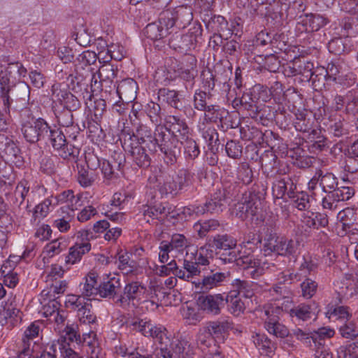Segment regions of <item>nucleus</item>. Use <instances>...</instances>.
<instances>
[{
    "mask_svg": "<svg viewBox=\"0 0 358 358\" xmlns=\"http://www.w3.org/2000/svg\"><path fill=\"white\" fill-rule=\"evenodd\" d=\"M230 329H232V323L224 320L208 322L199 331L196 344L203 352V358H224L220 347L216 343V339L222 338L223 334Z\"/></svg>",
    "mask_w": 358,
    "mask_h": 358,
    "instance_id": "nucleus-1",
    "label": "nucleus"
},
{
    "mask_svg": "<svg viewBox=\"0 0 358 358\" xmlns=\"http://www.w3.org/2000/svg\"><path fill=\"white\" fill-rule=\"evenodd\" d=\"M130 120L133 126L135 127V130L132 131V134H127V136L129 140L136 141L138 145L145 144V146L141 147L145 155L144 157L155 155L157 153L158 150L167 157H176V154L170 152L169 150L165 147V144L159 145L152 139V130L150 127L140 122H135V120L132 119L131 115H130ZM125 137H127V135H125Z\"/></svg>",
    "mask_w": 358,
    "mask_h": 358,
    "instance_id": "nucleus-2",
    "label": "nucleus"
},
{
    "mask_svg": "<svg viewBox=\"0 0 358 358\" xmlns=\"http://www.w3.org/2000/svg\"><path fill=\"white\" fill-rule=\"evenodd\" d=\"M216 258L223 264H231L236 262L238 266H243V269H248L249 274L253 279H257L265 271L266 262H262L259 259L250 256L238 257V252L236 249L221 250L215 251Z\"/></svg>",
    "mask_w": 358,
    "mask_h": 358,
    "instance_id": "nucleus-3",
    "label": "nucleus"
},
{
    "mask_svg": "<svg viewBox=\"0 0 358 358\" xmlns=\"http://www.w3.org/2000/svg\"><path fill=\"white\" fill-rule=\"evenodd\" d=\"M204 248L201 247L194 252H186L187 257L183 261L182 268L176 272V277L183 280L190 282L195 276L200 275L201 272L208 266L210 261L203 254Z\"/></svg>",
    "mask_w": 358,
    "mask_h": 358,
    "instance_id": "nucleus-4",
    "label": "nucleus"
},
{
    "mask_svg": "<svg viewBox=\"0 0 358 358\" xmlns=\"http://www.w3.org/2000/svg\"><path fill=\"white\" fill-rule=\"evenodd\" d=\"M15 80L13 84L3 87L0 93L1 101L4 106L6 113L10 112L12 103L14 106L18 105L25 106L29 104L30 97V87L23 81Z\"/></svg>",
    "mask_w": 358,
    "mask_h": 358,
    "instance_id": "nucleus-5",
    "label": "nucleus"
},
{
    "mask_svg": "<svg viewBox=\"0 0 358 358\" xmlns=\"http://www.w3.org/2000/svg\"><path fill=\"white\" fill-rule=\"evenodd\" d=\"M282 73L287 77L301 76L303 82H312L314 87H317V81H320L319 76L315 73L314 64L304 57H294L286 64H283Z\"/></svg>",
    "mask_w": 358,
    "mask_h": 358,
    "instance_id": "nucleus-6",
    "label": "nucleus"
},
{
    "mask_svg": "<svg viewBox=\"0 0 358 358\" xmlns=\"http://www.w3.org/2000/svg\"><path fill=\"white\" fill-rule=\"evenodd\" d=\"M202 27L199 23H194L186 34L176 32L169 40L171 48L179 53H187L195 49L199 39L202 36Z\"/></svg>",
    "mask_w": 358,
    "mask_h": 358,
    "instance_id": "nucleus-7",
    "label": "nucleus"
},
{
    "mask_svg": "<svg viewBox=\"0 0 358 358\" xmlns=\"http://www.w3.org/2000/svg\"><path fill=\"white\" fill-rule=\"evenodd\" d=\"M262 211L260 198L255 193L249 192L243 194L242 199L234 205L233 213L241 220L248 218L252 220Z\"/></svg>",
    "mask_w": 358,
    "mask_h": 358,
    "instance_id": "nucleus-8",
    "label": "nucleus"
},
{
    "mask_svg": "<svg viewBox=\"0 0 358 358\" xmlns=\"http://www.w3.org/2000/svg\"><path fill=\"white\" fill-rule=\"evenodd\" d=\"M133 330L141 333L144 336L151 337L160 344L169 341L166 336V329L162 325H156L151 320L146 319H137L130 323Z\"/></svg>",
    "mask_w": 358,
    "mask_h": 358,
    "instance_id": "nucleus-9",
    "label": "nucleus"
},
{
    "mask_svg": "<svg viewBox=\"0 0 358 358\" xmlns=\"http://www.w3.org/2000/svg\"><path fill=\"white\" fill-rule=\"evenodd\" d=\"M24 138L29 143H36L41 141H47L50 126L41 117L33 120L31 122L21 127Z\"/></svg>",
    "mask_w": 358,
    "mask_h": 358,
    "instance_id": "nucleus-10",
    "label": "nucleus"
},
{
    "mask_svg": "<svg viewBox=\"0 0 358 358\" xmlns=\"http://www.w3.org/2000/svg\"><path fill=\"white\" fill-rule=\"evenodd\" d=\"M78 182L84 187H90L95 180L94 171L100 167L99 158H76Z\"/></svg>",
    "mask_w": 358,
    "mask_h": 358,
    "instance_id": "nucleus-11",
    "label": "nucleus"
},
{
    "mask_svg": "<svg viewBox=\"0 0 358 358\" xmlns=\"http://www.w3.org/2000/svg\"><path fill=\"white\" fill-rule=\"evenodd\" d=\"M162 13L171 29L174 26L178 29H183L193 20L192 8L188 6H178L173 10H167Z\"/></svg>",
    "mask_w": 358,
    "mask_h": 358,
    "instance_id": "nucleus-12",
    "label": "nucleus"
},
{
    "mask_svg": "<svg viewBox=\"0 0 358 358\" xmlns=\"http://www.w3.org/2000/svg\"><path fill=\"white\" fill-rule=\"evenodd\" d=\"M224 294H201L196 299L199 310L211 315H218L224 306Z\"/></svg>",
    "mask_w": 358,
    "mask_h": 358,
    "instance_id": "nucleus-13",
    "label": "nucleus"
},
{
    "mask_svg": "<svg viewBox=\"0 0 358 358\" xmlns=\"http://www.w3.org/2000/svg\"><path fill=\"white\" fill-rule=\"evenodd\" d=\"M165 129L181 143L187 140L190 134V129L185 119L176 115H168L164 121Z\"/></svg>",
    "mask_w": 358,
    "mask_h": 358,
    "instance_id": "nucleus-14",
    "label": "nucleus"
},
{
    "mask_svg": "<svg viewBox=\"0 0 358 358\" xmlns=\"http://www.w3.org/2000/svg\"><path fill=\"white\" fill-rule=\"evenodd\" d=\"M47 141H50L55 150L62 151L59 153L60 157H78L79 150L76 148H69L66 143V137L64 131L59 129H52L50 128V133H49Z\"/></svg>",
    "mask_w": 358,
    "mask_h": 358,
    "instance_id": "nucleus-15",
    "label": "nucleus"
},
{
    "mask_svg": "<svg viewBox=\"0 0 358 358\" xmlns=\"http://www.w3.org/2000/svg\"><path fill=\"white\" fill-rule=\"evenodd\" d=\"M230 276V272H215L210 271V273L203 275V278L198 282H192L195 284V287L198 292L205 293L209 292L213 288L222 285V283Z\"/></svg>",
    "mask_w": 358,
    "mask_h": 358,
    "instance_id": "nucleus-16",
    "label": "nucleus"
},
{
    "mask_svg": "<svg viewBox=\"0 0 358 358\" xmlns=\"http://www.w3.org/2000/svg\"><path fill=\"white\" fill-rule=\"evenodd\" d=\"M78 234L83 240L85 239L86 241L80 243H76L70 248L69 255L66 257L65 259L67 264H76L77 262L80 261L84 254L88 252L91 249V245L88 241L93 238L92 233L87 230H83L80 231Z\"/></svg>",
    "mask_w": 358,
    "mask_h": 358,
    "instance_id": "nucleus-17",
    "label": "nucleus"
},
{
    "mask_svg": "<svg viewBox=\"0 0 358 358\" xmlns=\"http://www.w3.org/2000/svg\"><path fill=\"white\" fill-rule=\"evenodd\" d=\"M329 22V20L320 14H306L298 18L297 28L307 33L318 31Z\"/></svg>",
    "mask_w": 358,
    "mask_h": 358,
    "instance_id": "nucleus-18",
    "label": "nucleus"
},
{
    "mask_svg": "<svg viewBox=\"0 0 358 358\" xmlns=\"http://www.w3.org/2000/svg\"><path fill=\"white\" fill-rule=\"evenodd\" d=\"M328 132L336 138H348L352 124L340 115H332L326 124Z\"/></svg>",
    "mask_w": 358,
    "mask_h": 358,
    "instance_id": "nucleus-19",
    "label": "nucleus"
},
{
    "mask_svg": "<svg viewBox=\"0 0 358 358\" xmlns=\"http://www.w3.org/2000/svg\"><path fill=\"white\" fill-rule=\"evenodd\" d=\"M159 175H153L149 177L150 184H154L153 187H158L162 194H177L179 192V187L173 177L165 176L161 171Z\"/></svg>",
    "mask_w": 358,
    "mask_h": 358,
    "instance_id": "nucleus-20",
    "label": "nucleus"
},
{
    "mask_svg": "<svg viewBox=\"0 0 358 358\" xmlns=\"http://www.w3.org/2000/svg\"><path fill=\"white\" fill-rule=\"evenodd\" d=\"M169 27V25L162 13L158 21L150 23L145 27L144 34L152 41L160 40L171 33V27Z\"/></svg>",
    "mask_w": 358,
    "mask_h": 358,
    "instance_id": "nucleus-21",
    "label": "nucleus"
},
{
    "mask_svg": "<svg viewBox=\"0 0 358 358\" xmlns=\"http://www.w3.org/2000/svg\"><path fill=\"white\" fill-rule=\"evenodd\" d=\"M288 8L286 3L281 0H273L272 2L266 4L264 11L260 10L261 15L266 19L267 23L271 24H279L281 22L283 15V10Z\"/></svg>",
    "mask_w": 358,
    "mask_h": 358,
    "instance_id": "nucleus-22",
    "label": "nucleus"
},
{
    "mask_svg": "<svg viewBox=\"0 0 358 358\" xmlns=\"http://www.w3.org/2000/svg\"><path fill=\"white\" fill-rule=\"evenodd\" d=\"M226 201L218 189L207 199L203 205L197 206V214L203 215L206 213H219L225 208Z\"/></svg>",
    "mask_w": 358,
    "mask_h": 358,
    "instance_id": "nucleus-23",
    "label": "nucleus"
},
{
    "mask_svg": "<svg viewBox=\"0 0 358 358\" xmlns=\"http://www.w3.org/2000/svg\"><path fill=\"white\" fill-rule=\"evenodd\" d=\"M137 83L132 78L122 80L117 86L116 96L123 102L131 103L136 98Z\"/></svg>",
    "mask_w": 358,
    "mask_h": 358,
    "instance_id": "nucleus-24",
    "label": "nucleus"
},
{
    "mask_svg": "<svg viewBox=\"0 0 358 358\" xmlns=\"http://www.w3.org/2000/svg\"><path fill=\"white\" fill-rule=\"evenodd\" d=\"M284 303H268L263 306L261 313L262 318L264 322V327L277 322L280 320L284 308Z\"/></svg>",
    "mask_w": 358,
    "mask_h": 358,
    "instance_id": "nucleus-25",
    "label": "nucleus"
},
{
    "mask_svg": "<svg viewBox=\"0 0 358 358\" xmlns=\"http://www.w3.org/2000/svg\"><path fill=\"white\" fill-rule=\"evenodd\" d=\"M143 288V287L141 286L138 282H131L127 284L124 288L123 294L117 297L115 303L123 307L128 306L131 301L139 297Z\"/></svg>",
    "mask_w": 358,
    "mask_h": 358,
    "instance_id": "nucleus-26",
    "label": "nucleus"
},
{
    "mask_svg": "<svg viewBox=\"0 0 358 358\" xmlns=\"http://www.w3.org/2000/svg\"><path fill=\"white\" fill-rule=\"evenodd\" d=\"M53 95L57 98L61 107L72 112L78 110L81 103L79 99L71 92L66 90H53Z\"/></svg>",
    "mask_w": 358,
    "mask_h": 358,
    "instance_id": "nucleus-27",
    "label": "nucleus"
},
{
    "mask_svg": "<svg viewBox=\"0 0 358 358\" xmlns=\"http://www.w3.org/2000/svg\"><path fill=\"white\" fill-rule=\"evenodd\" d=\"M99 275L94 272H90L84 278V282L79 285L80 294L85 297H95L99 294Z\"/></svg>",
    "mask_w": 358,
    "mask_h": 358,
    "instance_id": "nucleus-28",
    "label": "nucleus"
},
{
    "mask_svg": "<svg viewBox=\"0 0 358 358\" xmlns=\"http://www.w3.org/2000/svg\"><path fill=\"white\" fill-rule=\"evenodd\" d=\"M98 295L102 298H117V294L121 291V283L117 278H112L107 281L99 284Z\"/></svg>",
    "mask_w": 358,
    "mask_h": 358,
    "instance_id": "nucleus-29",
    "label": "nucleus"
},
{
    "mask_svg": "<svg viewBox=\"0 0 358 358\" xmlns=\"http://www.w3.org/2000/svg\"><path fill=\"white\" fill-rule=\"evenodd\" d=\"M224 305L228 304V311L235 317L240 316L245 310V303L241 296H238V292L234 291H229L225 296H224Z\"/></svg>",
    "mask_w": 358,
    "mask_h": 358,
    "instance_id": "nucleus-30",
    "label": "nucleus"
},
{
    "mask_svg": "<svg viewBox=\"0 0 358 358\" xmlns=\"http://www.w3.org/2000/svg\"><path fill=\"white\" fill-rule=\"evenodd\" d=\"M52 199L57 200V198ZM57 201L64 204L60 208L62 213L70 211L71 210L75 211L77 210L78 207L80 206V195L78 194L75 196L72 190H67L63 192L58 196Z\"/></svg>",
    "mask_w": 358,
    "mask_h": 358,
    "instance_id": "nucleus-31",
    "label": "nucleus"
},
{
    "mask_svg": "<svg viewBox=\"0 0 358 358\" xmlns=\"http://www.w3.org/2000/svg\"><path fill=\"white\" fill-rule=\"evenodd\" d=\"M280 238L272 229H267L264 238V252L265 255L275 253L279 255L280 251Z\"/></svg>",
    "mask_w": 358,
    "mask_h": 358,
    "instance_id": "nucleus-32",
    "label": "nucleus"
},
{
    "mask_svg": "<svg viewBox=\"0 0 358 358\" xmlns=\"http://www.w3.org/2000/svg\"><path fill=\"white\" fill-rule=\"evenodd\" d=\"M87 107L94 113V116L97 120H100L103 113L106 110V103L104 99H96L93 94L87 92V97L84 96Z\"/></svg>",
    "mask_w": 358,
    "mask_h": 358,
    "instance_id": "nucleus-33",
    "label": "nucleus"
},
{
    "mask_svg": "<svg viewBox=\"0 0 358 358\" xmlns=\"http://www.w3.org/2000/svg\"><path fill=\"white\" fill-rule=\"evenodd\" d=\"M158 98L173 108L180 110L182 106V102L179 97L178 91L161 88L158 91Z\"/></svg>",
    "mask_w": 358,
    "mask_h": 358,
    "instance_id": "nucleus-34",
    "label": "nucleus"
},
{
    "mask_svg": "<svg viewBox=\"0 0 358 358\" xmlns=\"http://www.w3.org/2000/svg\"><path fill=\"white\" fill-rule=\"evenodd\" d=\"M212 247L215 248V251L221 250L236 249L237 241L230 235L216 234L213 236L211 240Z\"/></svg>",
    "mask_w": 358,
    "mask_h": 358,
    "instance_id": "nucleus-35",
    "label": "nucleus"
},
{
    "mask_svg": "<svg viewBox=\"0 0 358 358\" xmlns=\"http://www.w3.org/2000/svg\"><path fill=\"white\" fill-rule=\"evenodd\" d=\"M90 302V299H87L81 294L78 295L69 294L65 301V306L71 310L76 311L78 315Z\"/></svg>",
    "mask_w": 358,
    "mask_h": 358,
    "instance_id": "nucleus-36",
    "label": "nucleus"
},
{
    "mask_svg": "<svg viewBox=\"0 0 358 358\" xmlns=\"http://www.w3.org/2000/svg\"><path fill=\"white\" fill-rule=\"evenodd\" d=\"M103 53V51H101L96 55L94 51H83L76 58V66L84 69L85 67H90L94 64L97 59L101 63L103 62L101 55Z\"/></svg>",
    "mask_w": 358,
    "mask_h": 358,
    "instance_id": "nucleus-37",
    "label": "nucleus"
},
{
    "mask_svg": "<svg viewBox=\"0 0 358 358\" xmlns=\"http://www.w3.org/2000/svg\"><path fill=\"white\" fill-rule=\"evenodd\" d=\"M253 342L256 347L267 357H271L275 350V345L264 334H256L253 337Z\"/></svg>",
    "mask_w": 358,
    "mask_h": 358,
    "instance_id": "nucleus-38",
    "label": "nucleus"
},
{
    "mask_svg": "<svg viewBox=\"0 0 358 358\" xmlns=\"http://www.w3.org/2000/svg\"><path fill=\"white\" fill-rule=\"evenodd\" d=\"M144 220L147 222L155 219H159L162 215H168L170 213L169 209L160 203L155 206H143L141 210Z\"/></svg>",
    "mask_w": 358,
    "mask_h": 358,
    "instance_id": "nucleus-39",
    "label": "nucleus"
},
{
    "mask_svg": "<svg viewBox=\"0 0 358 358\" xmlns=\"http://www.w3.org/2000/svg\"><path fill=\"white\" fill-rule=\"evenodd\" d=\"M102 159L100 165L101 172L107 178H110L115 173V171L119 170L122 163L125 162V158H103Z\"/></svg>",
    "mask_w": 358,
    "mask_h": 358,
    "instance_id": "nucleus-40",
    "label": "nucleus"
},
{
    "mask_svg": "<svg viewBox=\"0 0 358 358\" xmlns=\"http://www.w3.org/2000/svg\"><path fill=\"white\" fill-rule=\"evenodd\" d=\"M241 106L248 110L251 117H257L259 107L257 106V101L252 97L251 92H243L239 101Z\"/></svg>",
    "mask_w": 358,
    "mask_h": 358,
    "instance_id": "nucleus-41",
    "label": "nucleus"
},
{
    "mask_svg": "<svg viewBox=\"0 0 358 358\" xmlns=\"http://www.w3.org/2000/svg\"><path fill=\"white\" fill-rule=\"evenodd\" d=\"M233 289L235 292H238V296L241 295L246 299H251L255 295L254 288L255 285L252 282L247 280H241L236 279L231 283Z\"/></svg>",
    "mask_w": 358,
    "mask_h": 358,
    "instance_id": "nucleus-42",
    "label": "nucleus"
},
{
    "mask_svg": "<svg viewBox=\"0 0 358 358\" xmlns=\"http://www.w3.org/2000/svg\"><path fill=\"white\" fill-rule=\"evenodd\" d=\"M350 38H335L331 40L328 43V50L331 53L336 55H340L345 52L350 51L349 45Z\"/></svg>",
    "mask_w": 358,
    "mask_h": 358,
    "instance_id": "nucleus-43",
    "label": "nucleus"
},
{
    "mask_svg": "<svg viewBox=\"0 0 358 358\" xmlns=\"http://www.w3.org/2000/svg\"><path fill=\"white\" fill-rule=\"evenodd\" d=\"M96 336V333L93 330H91L88 334H83V342L86 343L88 346V349L87 350L89 355L88 358L101 357V350L95 341Z\"/></svg>",
    "mask_w": 358,
    "mask_h": 358,
    "instance_id": "nucleus-44",
    "label": "nucleus"
},
{
    "mask_svg": "<svg viewBox=\"0 0 358 358\" xmlns=\"http://www.w3.org/2000/svg\"><path fill=\"white\" fill-rule=\"evenodd\" d=\"M329 215L324 213H312L311 215L304 218V222L309 227L318 229L325 227L329 224Z\"/></svg>",
    "mask_w": 358,
    "mask_h": 358,
    "instance_id": "nucleus-45",
    "label": "nucleus"
},
{
    "mask_svg": "<svg viewBox=\"0 0 358 358\" xmlns=\"http://www.w3.org/2000/svg\"><path fill=\"white\" fill-rule=\"evenodd\" d=\"M190 242L183 234H176L171 236V241L168 242V245L173 252L183 253L189 248Z\"/></svg>",
    "mask_w": 358,
    "mask_h": 358,
    "instance_id": "nucleus-46",
    "label": "nucleus"
},
{
    "mask_svg": "<svg viewBox=\"0 0 358 358\" xmlns=\"http://www.w3.org/2000/svg\"><path fill=\"white\" fill-rule=\"evenodd\" d=\"M334 331L329 327L319 328L317 331L312 332V341L315 348L325 345V340L333 337Z\"/></svg>",
    "mask_w": 358,
    "mask_h": 358,
    "instance_id": "nucleus-47",
    "label": "nucleus"
},
{
    "mask_svg": "<svg viewBox=\"0 0 358 358\" xmlns=\"http://www.w3.org/2000/svg\"><path fill=\"white\" fill-rule=\"evenodd\" d=\"M289 315L292 318L306 321L312 317L313 313L310 305L301 303L289 310Z\"/></svg>",
    "mask_w": 358,
    "mask_h": 358,
    "instance_id": "nucleus-48",
    "label": "nucleus"
},
{
    "mask_svg": "<svg viewBox=\"0 0 358 358\" xmlns=\"http://www.w3.org/2000/svg\"><path fill=\"white\" fill-rule=\"evenodd\" d=\"M212 94L210 92H206L200 89L194 92L193 96L194 108L199 111L203 110L209 105L208 101L211 99Z\"/></svg>",
    "mask_w": 358,
    "mask_h": 358,
    "instance_id": "nucleus-49",
    "label": "nucleus"
},
{
    "mask_svg": "<svg viewBox=\"0 0 358 358\" xmlns=\"http://www.w3.org/2000/svg\"><path fill=\"white\" fill-rule=\"evenodd\" d=\"M117 255V266L124 273L129 274L136 270V264L135 261L130 259V256L127 252H119Z\"/></svg>",
    "mask_w": 358,
    "mask_h": 358,
    "instance_id": "nucleus-50",
    "label": "nucleus"
},
{
    "mask_svg": "<svg viewBox=\"0 0 358 358\" xmlns=\"http://www.w3.org/2000/svg\"><path fill=\"white\" fill-rule=\"evenodd\" d=\"M320 186L324 192L328 193L334 191L338 185L337 178L331 173H326L323 174L321 170V176L320 177Z\"/></svg>",
    "mask_w": 358,
    "mask_h": 358,
    "instance_id": "nucleus-51",
    "label": "nucleus"
},
{
    "mask_svg": "<svg viewBox=\"0 0 358 358\" xmlns=\"http://www.w3.org/2000/svg\"><path fill=\"white\" fill-rule=\"evenodd\" d=\"M40 326L38 324L32 323L24 331L22 342L24 343V349L22 354H27L29 351V342L38 336Z\"/></svg>",
    "mask_w": 358,
    "mask_h": 358,
    "instance_id": "nucleus-52",
    "label": "nucleus"
},
{
    "mask_svg": "<svg viewBox=\"0 0 358 358\" xmlns=\"http://www.w3.org/2000/svg\"><path fill=\"white\" fill-rule=\"evenodd\" d=\"M61 108L59 106L55 107L54 113L59 124L65 127L73 122V112L62 107Z\"/></svg>",
    "mask_w": 358,
    "mask_h": 358,
    "instance_id": "nucleus-53",
    "label": "nucleus"
},
{
    "mask_svg": "<svg viewBox=\"0 0 358 358\" xmlns=\"http://www.w3.org/2000/svg\"><path fill=\"white\" fill-rule=\"evenodd\" d=\"M103 63L98 71L99 80H115L118 71L117 67L107 62Z\"/></svg>",
    "mask_w": 358,
    "mask_h": 358,
    "instance_id": "nucleus-54",
    "label": "nucleus"
},
{
    "mask_svg": "<svg viewBox=\"0 0 358 358\" xmlns=\"http://www.w3.org/2000/svg\"><path fill=\"white\" fill-rule=\"evenodd\" d=\"M144 112L152 123L159 124L161 122L162 113L159 104L150 101L145 106Z\"/></svg>",
    "mask_w": 358,
    "mask_h": 358,
    "instance_id": "nucleus-55",
    "label": "nucleus"
},
{
    "mask_svg": "<svg viewBox=\"0 0 358 358\" xmlns=\"http://www.w3.org/2000/svg\"><path fill=\"white\" fill-rule=\"evenodd\" d=\"M280 251L279 255L281 256H290L296 253L299 243L297 241L292 239H289L285 237L280 238Z\"/></svg>",
    "mask_w": 358,
    "mask_h": 358,
    "instance_id": "nucleus-56",
    "label": "nucleus"
},
{
    "mask_svg": "<svg viewBox=\"0 0 358 358\" xmlns=\"http://www.w3.org/2000/svg\"><path fill=\"white\" fill-rule=\"evenodd\" d=\"M339 332L342 337L350 340H354L358 336L355 323L349 320L340 326Z\"/></svg>",
    "mask_w": 358,
    "mask_h": 358,
    "instance_id": "nucleus-57",
    "label": "nucleus"
},
{
    "mask_svg": "<svg viewBox=\"0 0 358 358\" xmlns=\"http://www.w3.org/2000/svg\"><path fill=\"white\" fill-rule=\"evenodd\" d=\"M92 307V306L91 302L89 304H87V307L79 313L78 317H79V320L81 323L96 326L97 319L96 315L91 310ZM91 328L95 329V327H92Z\"/></svg>",
    "mask_w": 358,
    "mask_h": 358,
    "instance_id": "nucleus-58",
    "label": "nucleus"
},
{
    "mask_svg": "<svg viewBox=\"0 0 358 358\" xmlns=\"http://www.w3.org/2000/svg\"><path fill=\"white\" fill-rule=\"evenodd\" d=\"M124 48L115 45L108 46L106 49V55L102 57L103 62H108L111 59L121 61L124 58Z\"/></svg>",
    "mask_w": 358,
    "mask_h": 358,
    "instance_id": "nucleus-59",
    "label": "nucleus"
},
{
    "mask_svg": "<svg viewBox=\"0 0 358 358\" xmlns=\"http://www.w3.org/2000/svg\"><path fill=\"white\" fill-rule=\"evenodd\" d=\"M228 22L223 16L217 15L212 17L208 24V29L214 33H220L227 29Z\"/></svg>",
    "mask_w": 358,
    "mask_h": 358,
    "instance_id": "nucleus-60",
    "label": "nucleus"
},
{
    "mask_svg": "<svg viewBox=\"0 0 358 358\" xmlns=\"http://www.w3.org/2000/svg\"><path fill=\"white\" fill-rule=\"evenodd\" d=\"M52 203V199H46L42 203L38 204L34 209L33 213L34 221L36 222L38 220V222L41 219L45 217L50 210V206Z\"/></svg>",
    "mask_w": 358,
    "mask_h": 358,
    "instance_id": "nucleus-61",
    "label": "nucleus"
},
{
    "mask_svg": "<svg viewBox=\"0 0 358 358\" xmlns=\"http://www.w3.org/2000/svg\"><path fill=\"white\" fill-rule=\"evenodd\" d=\"M203 111L204 112V120L206 122H217L222 118L219 106L209 104Z\"/></svg>",
    "mask_w": 358,
    "mask_h": 358,
    "instance_id": "nucleus-62",
    "label": "nucleus"
},
{
    "mask_svg": "<svg viewBox=\"0 0 358 358\" xmlns=\"http://www.w3.org/2000/svg\"><path fill=\"white\" fill-rule=\"evenodd\" d=\"M219 226V222L212 219L196 224L195 228L197 229L199 236L203 237L208 232L217 229Z\"/></svg>",
    "mask_w": 358,
    "mask_h": 358,
    "instance_id": "nucleus-63",
    "label": "nucleus"
},
{
    "mask_svg": "<svg viewBox=\"0 0 358 358\" xmlns=\"http://www.w3.org/2000/svg\"><path fill=\"white\" fill-rule=\"evenodd\" d=\"M302 296L306 299H310L315 295L317 289V283L311 280L306 278L301 284Z\"/></svg>",
    "mask_w": 358,
    "mask_h": 358,
    "instance_id": "nucleus-64",
    "label": "nucleus"
}]
</instances>
